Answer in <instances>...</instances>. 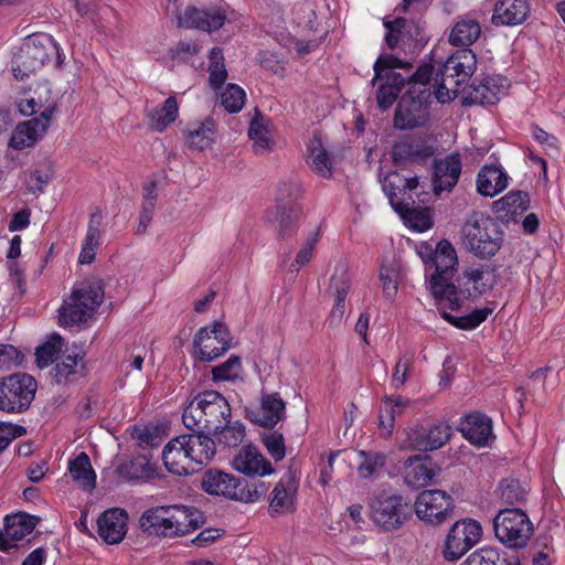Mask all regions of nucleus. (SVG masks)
<instances>
[{
	"mask_svg": "<svg viewBox=\"0 0 565 565\" xmlns=\"http://www.w3.org/2000/svg\"><path fill=\"white\" fill-rule=\"evenodd\" d=\"M310 161L308 163L312 170L322 178H331L332 175V162L329 152L318 141L317 145L309 147Z\"/></svg>",
	"mask_w": 565,
	"mask_h": 565,
	"instance_id": "864d4df0",
	"label": "nucleus"
},
{
	"mask_svg": "<svg viewBox=\"0 0 565 565\" xmlns=\"http://www.w3.org/2000/svg\"><path fill=\"white\" fill-rule=\"evenodd\" d=\"M211 434L214 436L213 439L216 441V451H222L239 446L246 436V430L245 425L242 422H231V418H228V423L222 424V427L216 430H212Z\"/></svg>",
	"mask_w": 565,
	"mask_h": 565,
	"instance_id": "ea45409f",
	"label": "nucleus"
},
{
	"mask_svg": "<svg viewBox=\"0 0 565 565\" xmlns=\"http://www.w3.org/2000/svg\"><path fill=\"white\" fill-rule=\"evenodd\" d=\"M68 471L83 490H93L96 486V473L86 452H81L70 461Z\"/></svg>",
	"mask_w": 565,
	"mask_h": 565,
	"instance_id": "79ce46f5",
	"label": "nucleus"
},
{
	"mask_svg": "<svg viewBox=\"0 0 565 565\" xmlns=\"http://www.w3.org/2000/svg\"><path fill=\"white\" fill-rule=\"evenodd\" d=\"M376 92V103L380 109L387 110L397 100L406 78L398 72H387Z\"/></svg>",
	"mask_w": 565,
	"mask_h": 565,
	"instance_id": "e433bc0d",
	"label": "nucleus"
},
{
	"mask_svg": "<svg viewBox=\"0 0 565 565\" xmlns=\"http://www.w3.org/2000/svg\"><path fill=\"white\" fill-rule=\"evenodd\" d=\"M83 358L79 354H67L57 360L53 367V381L61 385L67 384L76 377L78 364Z\"/></svg>",
	"mask_w": 565,
	"mask_h": 565,
	"instance_id": "de8ad7c7",
	"label": "nucleus"
},
{
	"mask_svg": "<svg viewBox=\"0 0 565 565\" xmlns=\"http://www.w3.org/2000/svg\"><path fill=\"white\" fill-rule=\"evenodd\" d=\"M162 461L166 469L175 476H188L193 472L194 463L182 435L172 438L162 450Z\"/></svg>",
	"mask_w": 565,
	"mask_h": 565,
	"instance_id": "5701e85b",
	"label": "nucleus"
},
{
	"mask_svg": "<svg viewBox=\"0 0 565 565\" xmlns=\"http://www.w3.org/2000/svg\"><path fill=\"white\" fill-rule=\"evenodd\" d=\"M396 68H402L405 73H409L413 70V65L393 54H381L373 65L374 76L372 84L374 85L375 82L384 79L387 72H396Z\"/></svg>",
	"mask_w": 565,
	"mask_h": 565,
	"instance_id": "8fccbe9b",
	"label": "nucleus"
},
{
	"mask_svg": "<svg viewBox=\"0 0 565 565\" xmlns=\"http://www.w3.org/2000/svg\"><path fill=\"white\" fill-rule=\"evenodd\" d=\"M394 211L409 228L417 232H425L433 226L429 211L426 209L412 207L408 201L398 203Z\"/></svg>",
	"mask_w": 565,
	"mask_h": 565,
	"instance_id": "c03bdc74",
	"label": "nucleus"
},
{
	"mask_svg": "<svg viewBox=\"0 0 565 565\" xmlns=\"http://www.w3.org/2000/svg\"><path fill=\"white\" fill-rule=\"evenodd\" d=\"M358 457L360 459L358 466V473L363 479L372 478L386 463V455L384 452L359 450Z\"/></svg>",
	"mask_w": 565,
	"mask_h": 565,
	"instance_id": "09e8293b",
	"label": "nucleus"
},
{
	"mask_svg": "<svg viewBox=\"0 0 565 565\" xmlns=\"http://www.w3.org/2000/svg\"><path fill=\"white\" fill-rule=\"evenodd\" d=\"M233 467L236 471L249 477H264L274 472L271 463L253 445L241 448L233 459Z\"/></svg>",
	"mask_w": 565,
	"mask_h": 565,
	"instance_id": "a878e982",
	"label": "nucleus"
},
{
	"mask_svg": "<svg viewBox=\"0 0 565 565\" xmlns=\"http://www.w3.org/2000/svg\"><path fill=\"white\" fill-rule=\"evenodd\" d=\"M494 218L482 212H475L462 227L465 246L480 258L494 255Z\"/></svg>",
	"mask_w": 565,
	"mask_h": 565,
	"instance_id": "ddd939ff",
	"label": "nucleus"
},
{
	"mask_svg": "<svg viewBox=\"0 0 565 565\" xmlns=\"http://www.w3.org/2000/svg\"><path fill=\"white\" fill-rule=\"evenodd\" d=\"M215 137L216 122L212 117L191 124L185 131L188 146L198 151L210 148L214 143Z\"/></svg>",
	"mask_w": 565,
	"mask_h": 565,
	"instance_id": "72a5a7b5",
	"label": "nucleus"
},
{
	"mask_svg": "<svg viewBox=\"0 0 565 565\" xmlns=\"http://www.w3.org/2000/svg\"><path fill=\"white\" fill-rule=\"evenodd\" d=\"M263 443L268 454L276 460H281L286 455L285 438L282 434L274 431L263 437Z\"/></svg>",
	"mask_w": 565,
	"mask_h": 565,
	"instance_id": "680f3d73",
	"label": "nucleus"
},
{
	"mask_svg": "<svg viewBox=\"0 0 565 565\" xmlns=\"http://www.w3.org/2000/svg\"><path fill=\"white\" fill-rule=\"evenodd\" d=\"M232 409L227 399L216 391L196 394L184 407L182 422L189 429H204L207 434L228 423Z\"/></svg>",
	"mask_w": 565,
	"mask_h": 565,
	"instance_id": "7ed1b4c3",
	"label": "nucleus"
},
{
	"mask_svg": "<svg viewBox=\"0 0 565 565\" xmlns=\"http://www.w3.org/2000/svg\"><path fill=\"white\" fill-rule=\"evenodd\" d=\"M50 177L46 172L35 169L31 171L26 179V189L30 193L36 194L43 192L45 185L49 183Z\"/></svg>",
	"mask_w": 565,
	"mask_h": 565,
	"instance_id": "338daca9",
	"label": "nucleus"
},
{
	"mask_svg": "<svg viewBox=\"0 0 565 565\" xmlns=\"http://www.w3.org/2000/svg\"><path fill=\"white\" fill-rule=\"evenodd\" d=\"M140 527L153 535L173 537L174 530L169 505L156 507L146 510L140 520Z\"/></svg>",
	"mask_w": 565,
	"mask_h": 565,
	"instance_id": "7c9ffc66",
	"label": "nucleus"
},
{
	"mask_svg": "<svg viewBox=\"0 0 565 565\" xmlns=\"http://www.w3.org/2000/svg\"><path fill=\"white\" fill-rule=\"evenodd\" d=\"M494 268L490 266L471 267L465 270L457 284L452 279L441 282V294H430L438 310H458L465 300L480 297L492 288Z\"/></svg>",
	"mask_w": 565,
	"mask_h": 565,
	"instance_id": "f257e3e1",
	"label": "nucleus"
},
{
	"mask_svg": "<svg viewBox=\"0 0 565 565\" xmlns=\"http://www.w3.org/2000/svg\"><path fill=\"white\" fill-rule=\"evenodd\" d=\"M226 10L222 6L207 8L188 7L184 12L178 17L179 26L185 29H198L203 32H213L220 30L226 21Z\"/></svg>",
	"mask_w": 565,
	"mask_h": 565,
	"instance_id": "f3484780",
	"label": "nucleus"
},
{
	"mask_svg": "<svg viewBox=\"0 0 565 565\" xmlns=\"http://www.w3.org/2000/svg\"><path fill=\"white\" fill-rule=\"evenodd\" d=\"M439 470L429 456H411L404 461V481L411 488H424L434 480Z\"/></svg>",
	"mask_w": 565,
	"mask_h": 565,
	"instance_id": "4be33fe9",
	"label": "nucleus"
},
{
	"mask_svg": "<svg viewBox=\"0 0 565 565\" xmlns=\"http://www.w3.org/2000/svg\"><path fill=\"white\" fill-rule=\"evenodd\" d=\"M259 402V408L252 417L259 426L271 429L286 417V402L279 393L262 392Z\"/></svg>",
	"mask_w": 565,
	"mask_h": 565,
	"instance_id": "bb28decb",
	"label": "nucleus"
},
{
	"mask_svg": "<svg viewBox=\"0 0 565 565\" xmlns=\"http://www.w3.org/2000/svg\"><path fill=\"white\" fill-rule=\"evenodd\" d=\"M461 174V158L459 153H451L445 159L436 161L433 175L434 192L451 191Z\"/></svg>",
	"mask_w": 565,
	"mask_h": 565,
	"instance_id": "c85d7f7f",
	"label": "nucleus"
},
{
	"mask_svg": "<svg viewBox=\"0 0 565 565\" xmlns=\"http://www.w3.org/2000/svg\"><path fill=\"white\" fill-rule=\"evenodd\" d=\"M482 537V526L473 519H461L456 521L449 529L444 546L443 556L448 562L461 558Z\"/></svg>",
	"mask_w": 565,
	"mask_h": 565,
	"instance_id": "f8f14e48",
	"label": "nucleus"
},
{
	"mask_svg": "<svg viewBox=\"0 0 565 565\" xmlns=\"http://www.w3.org/2000/svg\"><path fill=\"white\" fill-rule=\"evenodd\" d=\"M191 434H182L190 451V458L198 471L202 466L210 463L216 454V441L204 429H191Z\"/></svg>",
	"mask_w": 565,
	"mask_h": 565,
	"instance_id": "393cba45",
	"label": "nucleus"
},
{
	"mask_svg": "<svg viewBox=\"0 0 565 565\" xmlns=\"http://www.w3.org/2000/svg\"><path fill=\"white\" fill-rule=\"evenodd\" d=\"M403 182V175L398 172L387 173L382 182V189L394 210L398 203L406 202Z\"/></svg>",
	"mask_w": 565,
	"mask_h": 565,
	"instance_id": "5fc2aeb1",
	"label": "nucleus"
},
{
	"mask_svg": "<svg viewBox=\"0 0 565 565\" xmlns=\"http://www.w3.org/2000/svg\"><path fill=\"white\" fill-rule=\"evenodd\" d=\"M52 120V107L42 113V118L33 117L20 122L13 130L9 146L15 150L33 147L46 132Z\"/></svg>",
	"mask_w": 565,
	"mask_h": 565,
	"instance_id": "a211bd4d",
	"label": "nucleus"
},
{
	"mask_svg": "<svg viewBox=\"0 0 565 565\" xmlns=\"http://www.w3.org/2000/svg\"><path fill=\"white\" fill-rule=\"evenodd\" d=\"M174 536L185 535L196 529L203 523L201 512L193 507L185 505H169Z\"/></svg>",
	"mask_w": 565,
	"mask_h": 565,
	"instance_id": "c9c22d12",
	"label": "nucleus"
},
{
	"mask_svg": "<svg viewBox=\"0 0 565 565\" xmlns=\"http://www.w3.org/2000/svg\"><path fill=\"white\" fill-rule=\"evenodd\" d=\"M209 327L200 328L193 339L191 354L200 362H213L226 352V347L216 345Z\"/></svg>",
	"mask_w": 565,
	"mask_h": 565,
	"instance_id": "473e14b6",
	"label": "nucleus"
},
{
	"mask_svg": "<svg viewBox=\"0 0 565 565\" xmlns=\"http://www.w3.org/2000/svg\"><path fill=\"white\" fill-rule=\"evenodd\" d=\"M476 67L477 57L471 49H459L449 55L434 76V96L437 102L445 104L454 100Z\"/></svg>",
	"mask_w": 565,
	"mask_h": 565,
	"instance_id": "f03ea898",
	"label": "nucleus"
},
{
	"mask_svg": "<svg viewBox=\"0 0 565 565\" xmlns=\"http://www.w3.org/2000/svg\"><path fill=\"white\" fill-rule=\"evenodd\" d=\"M104 295L100 281L84 280L76 284L58 309L60 324L74 327L86 322L103 303Z\"/></svg>",
	"mask_w": 565,
	"mask_h": 565,
	"instance_id": "39448f33",
	"label": "nucleus"
},
{
	"mask_svg": "<svg viewBox=\"0 0 565 565\" xmlns=\"http://www.w3.org/2000/svg\"><path fill=\"white\" fill-rule=\"evenodd\" d=\"M245 90L237 84L230 83L221 94V105L230 114L241 111L245 105Z\"/></svg>",
	"mask_w": 565,
	"mask_h": 565,
	"instance_id": "13d9d810",
	"label": "nucleus"
},
{
	"mask_svg": "<svg viewBox=\"0 0 565 565\" xmlns=\"http://www.w3.org/2000/svg\"><path fill=\"white\" fill-rule=\"evenodd\" d=\"M419 255L425 264L426 284L430 294H441V282L452 279L457 270L458 258L452 244L441 239L433 249L428 243H423Z\"/></svg>",
	"mask_w": 565,
	"mask_h": 565,
	"instance_id": "0eeeda50",
	"label": "nucleus"
},
{
	"mask_svg": "<svg viewBox=\"0 0 565 565\" xmlns=\"http://www.w3.org/2000/svg\"><path fill=\"white\" fill-rule=\"evenodd\" d=\"M148 126L151 130L163 132L179 116V105L175 96H169L162 104L146 111Z\"/></svg>",
	"mask_w": 565,
	"mask_h": 565,
	"instance_id": "f704fd0d",
	"label": "nucleus"
},
{
	"mask_svg": "<svg viewBox=\"0 0 565 565\" xmlns=\"http://www.w3.org/2000/svg\"><path fill=\"white\" fill-rule=\"evenodd\" d=\"M369 508L372 522L384 532L401 529L414 513L413 504L406 497L386 490L374 492Z\"/></svg>",
	"mask_w": 565,
	"mask_h": 565,
	"instance_id": "423d86ee",
	"label": "nucleus"
},
{
	"mask_svg": "<svg viewBox=\"0 0 565 565\" xmlns=\"http://www.w3.org/2000/svg\"><path fill=\"white\" fill-rule=\"evenodd\" d=\"M533 531L532 522L522 509L503 508L497 511V540L505 547H525Z\"/></svg>",
	"mask_w": 565,
	"mask_h": 565,
	"instance_id": "9b49d317",
	"label": "nucleus"
},
{
	"mask_svg": "<svg viewBox=\"0 0 565 565\" xmlns=\"http://www.w3.org/2000/svg\"><path fill=\"white\" fill-rule=\"evenodd\" d=\"M529 209V193L521 190H512L500 200H497V220L503 223H518Z\"/></svg>",
	"mask_w": 565,
	"mask_h": 565,
	"instance_id": "c756f323",
	"label": "nucleus"
},
{
	"mask_svg": "<svg viewBox=\"0 0 565 565\" xmlns=\"http://www.w3.org/2000/svg\"><path fill=\"white\" fill-rule=\"evenodd\" d=\"M414 512L425 523L440 525L452 516L454 498L444 490H423L413 504Z\"/></svg>",
	"mask_w": 565,
	"mask_h": 565,
	"instance_id": "4468645a",
	"label": "nucleus"
},
{
	"mask_svg": "<svg viewBox=\"0 0 565 565\" xmlns=\"http://www.w3.org/2000/svg\"><path fill=\"white\" fill-rule=\"evenodd\" d=\"M409 405L408 399L401 395L385 396L383 408L379 415V427L391 435L395 425V419L401 416Z\"/></svg>",
	"mask_w": 565,
	"mask_h": 565,
	"instance_id": "37998d69",
	"label": "nucleus"
},
{
	"mask_svg": "<svg viewBox=\"0 0 565 565\" xmlns=\"http://www.w3.org/2000/svg\"><path fill=\"white\" fill-rule=\"evenodd\" d=\"M430 96L429 89L408 88L397 103L394 126L398 129H412L422 126L427 116Z\"/></svg>",
	"mask_w": 565,
	"mask_h": 565,
	"instance_id": "2eb2a0df",
	"label": "nucleus"
},
{
	"mask_svg": "<svg viewBox=\"0 0 565 565\" xmlns=\"http://www.w3.org/2000/svg\"><path fill=\"white\" fill-rule=\"evenodd\" d=\"M530 13L527 0H498L497 23L518 25L525 21Z\"/></svg>",
	"mask_w": 565,
	"mask_h": 565,
	"instance_id": "4c0bfd02",
	"label": "nucleus"
},
{
	"mask_svg": "<svg viewBox=\"0 0 565 565\" xmlns=\"http://www.w3.org/2000/svg\"><path fill=\"white\" fill-rule=\"evenodd\" d=\"M38 383L26 373H14L0 379V411L21 414L35 397Z\"/></svg>",
	"mask_w": 565,
	"mask_h": 565,
	"instance_id": "9d476101",
	"label": "nucleus"
},
{
	"mask_svg": "<svg viewBox=\"0 0 565 565\" xmlns=\"http://www.w3.org/2000/svg\"><path fill=\"white\" fill-rule=\"evenodd\" d=\"M525 489L515 478L502 479L500 482V501L507 505L520 504L525 499Z\"/></svg>",
	"mask_w": 565,
	"mask_h": 565,
	"instance_id": "4d7b16f0",
	"label": "nucleus"
},
{
	"mask_svg": "<svg viewBox=\"0 0 565 565\" xmlns=\"http://www.w3.org/2000/svg\"><path fill=\"white\" fill-rule=\"evenodd\" d=\"M273 128L271 119L263 115L257 108L250 120L248 137L254 142L257 152H264L273 149L274 141L269 138Z\"/></svg>",
	"mask_w": 565,
	"mask_h": 565,
	"instance_id": "58836bf2",
	"label": "nucleus"
},
{
	"mask_svg": "<svg viewBox=\"0 0 565 565\" xmlns=\"http://www.w3.org/2000/svg\"><path fill=\"white\" fill-rule=\"evenodd\" d=\"M302 196V188L298 182L284 181L277 188L275 198L277 233L281 239H289L298 230L302 215V206L299 200Z\"/></svg>",
	"mask_w": 565,
	"mask_h": 565,
	"instance_id": "1a4fd4ad",
	"label": "nucleus"
},
{
	"mask_svg": "<svg viewBox=\"0 0 565 565\" xmlns=\"http://www.w3.org/2000/svg\"><path fill=\"white\" fill-rule=\"evenodd\" d=\"M452 435L451 427L444 422L430 426H415L406 431V444L409 448L419 451H431L446 445Z\"/></svg>",
	"mask_w": 565,
	"mask_h": 565,
	"instance_id": "dca6fc26",
	"label": "nucleus"
},
{
	"mask_svg": "<svg viewBox=\"0 0 565 565\" xmlns=\"http://www.w3.org/2000/svg\"><path fill=\"white\" fill-rule=\"evenodd\" d=\"M441 312V317L444 320L449 322L451 326L461 329V330H472L477 328L480 323H482L486 319L489 312H491L488 309L482 310H473L469 315H465L461 317H456L446 310H439Z\"/></svg>",
	"mask_w": 565,
	"mask_h": 565,
	"instance_id": "603ef678",
	"label": "nucleus"
},
{
	"mask_svg": "<svg viewBox=\"0 0 565 565\" xmlns=\"http://www.w3.org/2000/svg\"><path fill=\"white\" fill-rule=\"evenodd\" d=\"M380 280L382 282L384 297L388 300H393L397 294L398 288L396 275L392 269L382 268L380 271Z\"/></svg>",
	"mask_w": 565,
	"mask_h": 565,
	"instance_id": "0e129e2a",
	"label": "nucleus"
},
{
	"mask_svg": "<svg viewBox=\"0 0 565 565\" xmlns=\"http://www.w3.org/2000/svg\"><path fill=\"white\" fill-rule=\"evenodd\" d=\"M39 519L25 512H18L7 515L3 522V529L0 530V551L8 553L17 548V542L31 534L38 524Z\"/></svg>",
	"mask_w": 565,
	"mask_h": 565,
	"instance_id": "6ab92c4d",
	"label": "nucleus"
},
{
	"mask_svg": "<svg viewBox=\"0 0 565 565\" xmlns=\"http://www.w3.org/2000/svg\"><path fill=\"white\" fill-rule=\"evenodd\" d=\"M201 489L210 495L242 503L256 502L268 490L263 481L248 482L216 468H210L203 472Z\"/></svg>",
	"mask_w": 565,
	"mask_h": 565,
	"instance_id": "20e7f679",
	"label": "nucleus"
},
{
	"mask_svg": "<svg viewBox=\"0 0 565 565\" xmlns=\"http://www.w3.org/2000/svg\"><path fill=\"white\" fill-rule=\"evenodd\" d=\"M127 521L128 514L124 509L106 510L97 520L99 536L108 544L121 542L127 532Z\"/></svg>",
	"mask_w": 565,
	"mask_h": 565,
	"instance_id": "cd10ccee",
	"label": "nucleus"
},
{
	"mask_svg": "<svg viewBox=\"0 0 565 565\" xmlns=\"http://www.w3.org/2000/svg\"><path fill=\"white\" fill-rule=\"evenodd\" d=\"M57 349L55 344L46 342L39 347L35 352L36 364L40 369L47 367L50 364L55 363L58 359L56 358Z\"/></svg>",
	"mask_w": 565,
	"mask_h": 565,
	"instance_id": "69168bd1",
	"label": "nucleus"
},
{
	"mask_svg": "<svg viewBox=\"0 0 565 565\" xmlns=\"http://www.w3.org/2000/svg\"><path fill=\"white\" fill-rule=\"evenodd\" d=\"M457 429L472 446L482 448L492 435V419L480 412H471L459 418Z\"/></svg>",
	"mask_w": 565,
	"mask_h": 565,
	"instance_id": "aec40b11",
	"label": "nucleus"
},
{
	"mask_svg": "<svg viewBox=\"0 0 565 565\" xmlns=\"http://www.w3.org/2000/svg\"><path fill=\"white\" fill-rule=\"evenodd\" d=\"M152 472L150 462L143 457L132 458L117 467L118 476L127 481L149 479Z\"/></svg>",
	"mask_w": 565,
	"mask_h": 565,
	"instance_id": "49530a36",
	"label": "nucleus"
},
{
	"mask_svg": "<svg viewBox=\"0 0 565 565\" xmlns=\"http://www.w3.org/2000/svg\"><path fill=\"white\" fill-rule=\"evenodd\" d=\"M433 150L424 141L413 137H405L393 145L392 158L396 166L407 162H417L428 159Z\"/></svg>",
	"mask_w": 565,
	"mask_h": 565,
	"instance_id": "2f4dec72",
	"label": "nucleus"
},
{
	"mask_svg": "<svg viewBox=\"0 0 565 565\" xmlns=\"http://www.w3.org/2000/svg\"><path fill=\"white\" fill-rule=\"evenodd\" d=\"M58 45L49 34L32 35L22 45L20 52L12 60V72L17 79L23 81L58 55Z\"/></svg>",
	"mask_w": 565,
	"mask_h": 565,
	"instance_id": "6e6552de",
	"label": "nucleus"
},
{
	"mask_svg": "<svg viewBox=\"0 0 565 565\" xmlns=\"http://www.w3.org/2000/svg\"><path fill=\"white\" fill-rule=\"evenodd\" d=\"M44 89L45 98H42V94H39V98L30 97L25 99H21L18 104V110L23 116H32L35 114H40L39 118H42V113L45 108L52 107V115L56 110V104L53 99L50 97V89L46 86L39 87Z\"/></svg>",
	"mask_w": 565,
	"mask_h": 565,
	"instance_id": "3c124183",
	"label": "nucleus"
},
{
	"mask_svg": "<svg viewBox=\"0 0 565 565\" xmlns=\"http://www.w3.org/2000/svg\"><path fill=\"white\" fill-rule=\"evenodd\" d=\"M23 361L24 355L15 347L0 343V371L20 366Z\"/></svg>",
	"mask_w": 565,
	"mask_h": 565,
	"instance_id": "052dcab7",
	"label": "nucleus"
},
{
	"mask_svg": "<svg viewBox=\"0 0 565 565\" xmlns=\"http://www.w3.org/2000/svg\"><path fill=\"white\" fill-rule=\"evenodd\" d=\"M412 361H413V355H411V356L405 355L397 361V363L394 367V372L392 374V381H391L392 387L398 390L405 384V382L407 381V377H408L411 366H412Z\"/></svg>",
	"mask_w": 565,
	"mask_h": 565,
	"instance_id": "e2e57ef3",
	"label": "nucleus"
},
{
	"mask_svg": "<svg viewBox=\"0 0 565 565\" xmlns=\"http://www.w3.org/2000/svg\"><path fill=\"white\" fill-rule=\"evenodd\" d=\"M383 25L386 30L384 41L390 50H395L399 45L407 46V35L413 36L412 29H406L408 20L398 17L392 21L384 20Z\"/></svg>",
	"mask_w": 565,
	"mask_h": 565,
	"instance_id": "a18cd8bd",
	"label": "nucleus"
},
{
	"mask_svg": "<svg viewBox=\"0 0 565 565\" xmlns=\"http://www.w3.org/2000/svg\"><path fill=\"white\" fill-rule=\"evenodd\" d=\"M329 289L334 299V305L329 316V324L331 327H338L343 320L345 301L351 290V276L347 266L340 265L334 268Z\"/></svg>",
	"mask_w": 565,
	"mask_h": 565,
	"instance_id": "412c9836",
	"label": "nucleus"
},
{
	"mask_svg": "<svg viewBox=\"0 0 565 565\" xmlns=\"http://www.w3.org/2000/svg\"><path fill=\"white\" fill-rule=\"evenodd\" d=\"M481 26L475 19H460L452 26L448 42L452 46L469 49V46L480 36Z\"/></svg>",
	"mask_w": 565,
	"mask_h": 565,
	"instance_id": "a19ab883",
	"label": "nucleus"
},
{
	"mask_svg": "<svg viewBox=\"0 0 565 565\" xmlns=\"http://www.w3.org/2000/svg\"><path fill=\"white\" fill-rule=\"evenodd\" d=\"M461 565H494V551L479 548L471 553Z\"/></svg>",
	"mask_w": 565,
	"mask_h": 565,
	"instance_id": "774afa93",
	"label": "nucleus"
},
{
	"mask_svg": "<svg viewBox=\"0 0 565 565\" xmlns=\"http://www.w3.org/2000/svg\"><path fill=\"white\" fill-rule=\"evenodd\" d=\"M243 371L242 360L238 355L232 354L225 362L212 369L214 382L235 381Z\"/></svg>",
	"mask_w": 565,
	"mask_h": 565,
	"instance_id": "6e6d98bb",
	"label": "nucleus"
},
{
	"mask_svg": "<svg viewBox=\"0 0 565 565\" xmlns=\"http://www.w3.org/2000/svg\"><path fill=\"white\" fill-rule=\"evenodd\" d=\"M298 492V482L290 475H284L274 487L269 500L270 515H284L295 510L296 495Z\"/></svg>",
	"mask_w": 565,
	"mask_h": 565,
	"instance_id": "b1692460",
	"label": "nucleus"
},
{
	"mask_svg": "<svg viewBox=\"0 0 565 565\" xmlns=\"http://www.w3.org/2000/svg\"><path fill=\"white\" fill-rule=\"evenodd\" d=\"M434 75V66L428 63L420 64L415 72L406 73V84L409 85V88L416 89V85H418V89H428L427 85L430 83Z\"/></svg>",
	"mask_w": 565,
	"mask_h": 565,
	"instance_id": "bf43d9fd",
	"label": "nucleus"
}]
</instances>
